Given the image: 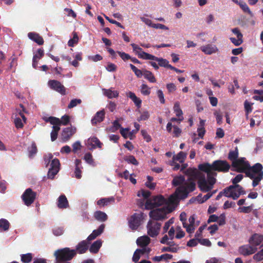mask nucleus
<instances>
[{
  "instance_id": "1",
  "label": "nucleus",
  "mask_w": 263,
  "mask_h": 263,
  "mask_svg": "<svg viewBox=\"0 0 263 263\" xmlns=\"http://www.w3.org/2000/svg\"><path fill=\"white\" fill-rule=\"evenodd\" d=\"M231 168L230 164L226 160H217L211 164L204 163L198 165V169L206 173L212 174V176L215 178L217 175L216 172L227 173Z\"/></svg>"
},
{
  "instance_id": "2",
  "label": "nucleus",
  "mask_w": 263,
  "mask_h": 263,
  "mask_svg": "<svg viewBox=\"0 0 263 263\" xmlns=\"http://www.w3.org/2000/svg\"><path fill=\"white\" fill-rule=\"evenodd\" d=\"M54 255L57 263H70L69 261L76 256V251L66 247L56 250Z\"/></svg>"
},
{
  "instance_id": "3",
  "label": "nucleus",
  "mask_w": 263,
  "mask_h": 263,
  "mask_svg": "<svg viewBox=\"0 0 263 263\" xmlns=\"http://www.w3.org/2000/svg\"><path fill=\"white\" fill-rule=\"evenodd\" d=\"M207 180L203 175L198 180V185L200 190L203 192H208L211 191L214 184L216 183V179L212 176V174L206 173Z\"/></svg>"
},
{
  "instance_id": "4",
  "label": "nucleus",
  "mask_w": 263,
  "mask_h": 263,
  "mask_svg": "<svg viewBox=\"0 0 263 263\" xmlns=\"http://www.w3.org/2000/svg\"><path fill=\"white\" fill-rule=\"evenodd\" d=\"M177 192L180 193L181 198L182 199L187 197L189 193L194 191L196 189V183L193 178H188L184 183L178 186Z\"/></svg>"
},
{
  "instance_id": "5",
  "label": "nucleus",
  "mask_w": 263,
  "mask_h": 263,
  "mask_svg": "<svg viewBox=\"0 0 263 263\" xmlns=\"http://www.w3.org/2000/svg\"><path fill=\"white\" fill-rule=\"evenodd\" d=\"M165 202L166 199L162 195H158L146 200L145 206L146 209H153L165 204Z\"/></svg>"
},
{
  "instance_id": "6",
  "label": "nucleus",
  "mask_w": 263,
  "mask_h": 263,
  "mask_svg": "<svg viewBox=\"0 0 263 263\" xmlns=\"http://www.w3.org/2000/svg\"><path fill=\"white\" fill-rule=\"evenodd\" d=\"M245 158H240L232 163V166L234 168L232 170L239 173H244L247 172L249 166V163L248 161H245Z\"/></svg>"
},
{
  "instance_id": "7",
  "label": "nucleus",
  "mask_w": 263,
  "mask_h": 263,
  "mask_svg": "<svg viewBox=\"0 0 263 263\" xmlns=\"http://www.w3.org/2000/svg\"><path fill=\"white\" fill-rule=\"evenodd\" d=\"M144 214L142 212L134 213L130 217L128 221L129 228L133 230H136L141 224V222L144 218Z\"/></svg>"
},
{
  "instance_id": "8",
  "label": "nucleus",
  "mask_w": 263,
  "mask_h": 263,
  "mask_svg": "<svg viewBox=\"0 0 263 263\" xmlns=\"http://www.w3.org/2000/svg\"><path fill=\"white\" fill-rule=\"evenodd\" d=\"M36 196V193L33 191L31 188H28L22 194L21 198L24 204L27 206H29L34 202Z\"/></svg>"
},
{
  "instance_id": "9",
  "label": "nucleus",
  "mask_w": 263,
  "mask_h": 263,
  "mask_svg": "<svg viewBox=\"0 0 263 263\" xmlns=\"http://www.w3.org/2000/svg\"><path fill=\"white\" fill-rule=\"evenodd\" d=\"M44 120L46 122H50L52 125H56L60 127L61 125H67L70 121V118L68 115H64L62 117L61 120L54 117L44 118Z\"/></svg>"
},
{
  "instance_id": "10",
  "label": "nucleus",
  "mask_w": 263,
  "mask_h": 263,
  "mask_svg": "<svg viewBox=\"0 0 263 263\" xmlns=\"http://www.w3.org/2000/svg\"><path fill=\"white\" fill-rule=\"evenodd\" d=\"M161 227V224L155 221L149 220L147 224V234L152 237L157 236Z\"/></svg>"
},
{
  "instance_id": "11",
  "label": "nucleus",
  "mask_w": 263,
  "mask_h": 263,
  "mask_svg": "<svg viewBox=\"0 0 263 263\" xmlns=\"http://www.w3.org/2000/svg\"><path fill=\"white\" fill-rule=\"evenodd\" d=\"M263 166L261 164L257 163L252 166L249 165V168L247 172H246V176L250 179L254 178L256 176L259 175L261 173H263Z\"/></svg>"
},
{
  "instance_id": "12",
  "label": "nucleus",
  "mask_w": 263,
  "mask_h": 263,
  "mask_svg": "<svg viewBox=\"0 0 263 263\" xmlns=\"http://www.w3.org/2000/svg\"><path fill=\"white\" fill-rule=\"evenodd\" d=\"M180 199H182L180 197V193L177 192L176 189L174 193L166 199L165 205L175 209L179 203Z\"/></svg>"
},
{
  "instance_id": "13",
  "label": "nucleus",
  "mask_w": 263,
  "mask_h": 263,
  "mask_svg": "<svg viewBox=\"0 0 263 263\" xmlns=\"http://www.w3.org/2000/svg\"><path fill=\"white\" fill-rule=\"evenodd\" d=\"M149 215L154 220H161L166 218V212L164 208H159L151 211Z\"/></svg>"
},
{
  "instance_id": "14",
  "label": "nucleus",
  "mask_w": 263,
  "mask_h": 263,
  "mask_svg": "<svg viewBox=\"0 0 263 263\" xmlns=\"http://www.w3.org/2000/svg\"><path fill=\"white\" fill-rule=\"evenodd\" d=\"M48 85L51 89L61 95H65L66 94V89L60 82L54 80H50L48 81Z\"/></svg>"
},
{
  "instance_id": "15",
  "label": "nucleus",
  "mask_w": 263,
  "mask_h": 263,
  "mask_svg": "<svg viewBox=\"0 0 263 263\" xmlns=\"http://www.w3.org/2000/svg\"><path fill=\"white\" fill-rule=\"evenodd\" d=\"M76 128L72 126L64 128L61 134V138L63 142L68 141L76 133Z\"/></svg>"
},
{
  "instance_id": "16",
  "label": "nucleus",
  "mask_w": 263,
  "mask_h": 263,
  "mask_svg": "<svg viewBox=\"0 0 263 263\" xmlns=\"http://www.w3.org/2000/svg\"><path fill=\"white\" fill-rule=\"evenodd\" d=\"M257 248L254 246H252L251 245H246L241 246L239 248V252L244 255L248 256L253 254L256 252Z\"/></svg>"
},
{
  "instance_id": "17",
  "label": "nucleus",
  "mask_w": 263,
  "mask_h": 263,
  "mask_svg": "<svg viewBox=\"0 0 263 263\" xmlns=\"http://www.w3.org/2000/svg\"><path fill=\"white\" fill-rule=\"evenodd\" d=\"M145 58L148 59L150 60L156 61L158 62V64L161 67H164L169 68V66L171 65L169 64L168 61L164 59L158 58L152 54H145Z\"/></svg>"
},
{
  "instance_id": "18",
  "label": "nucleus",
  "mask_w": 263,
  "mask_h": 263,
  "mask_svg": "<svg viewBox=\"0 0 263 263\" xmlns=\"http://www.w3.org/2000/svg\"><path fill=\"white\" fill-rule=\"evenodd\" d=\"M89 245L90 242L87 240H82L79 242L76 246V249H74L76 251V254L77 253L82 254L86 253L89 248Z\"/></svg>"
},
{
  "instance_id": "19",
  "label": "nucleus",
  "mask_w": 263,
  "mask_h": 263,
  "mask_svg": "<svg viewBox=\"0 0 263 263\" xmlns=\"http://www.w3.org/2000/svg\"><path fill=\"white\" fill-rule=\"evenodd\" d=\"M185 174L190 177L189 178H193L195 181V179L199 180L203 175L196 168L191 167L186 170Z\"/></svg>"
},
{
  "instance_id": "20",
  "label": "nucleus",
  "mask_w": 263,
  "mask_h": 263,
  "mask_svg": "<svg viewBox=\"0 0 263 263\" xmlns=\"http://www.w3.org/2000/svg\"><path fill=\"white\" fill-rule=\"evenodd\" d=\"M103 144L96 137L89 138L87 141V145L90 149H95L96 147L101 148Z\"/></svg>"
},
{
  "instance_id": "21",
  "label": "nucleus",
  "mask_w": 263,
  "mask_h": 263,
  "mask_svg": "<svg viewBox=\"0 0 263 263\" xmlns=\"http://www.w3.org/2000/svg\"><path fill=\"white\" fill-rule=\"evenodd\" d=\"M263 241V235L254 234L249 239V242L252 246L256 247L259 246Z\"/></svg>"
},
{
  "instance_id": "22",
  "label": "nucleus",
  "mask_w": 263,
  "mask_h": 263,
  "mask_svg": "<svg viewBox=\"0 0 263 263\" xmlns=\"http://www.w3.org/2000/svg\"><path fill=\"white\" fill-rule=\"evenodd\" d=\"M105 112L104 109L97 112L91 122L92 125H96L98 123L102 122L105 118Z\"/></svg>"
},
{
  "instance_id": "23",
  "label": "nucleus",
  "mask_w": 263,
  "mask_h": 263,
  "mask_svg": "<svg viewBox=\"0 0 263 263\" xmlns=\"http://www.w3.org/2000/svg\"><path fill=\"white\" fill-rule=\"evenodd\" d=\"M105 224H101L97 230H95L92 231V233L87 237L86 240L88 242H90V241L95 239L97 237L100 235L103 232Z\"/></svg>"
},
{
  "instance_id": "24",
  "label": "nucleus",
  "mask_w": 263,
  "mask_h": 263,
  "mask_svg": "<svg viewBox=\"0 0 263 263\" xmlns=\"http://www.w3.org/2000/svg\"><path fill=\"white\" fill-rule=\"evenodd\" d=\"M130 45L133 48V51L138 55L139 58L144 60H148V59L145 58V54H150L149 53L143 51L141 48L135 43H132Z\"/></svg>"
},
{
  "instance_id": "25",
  "label": "nucleus",
  "mask_w": 263,
  "mask_h": 263,
  "mask_svg": "<svg viewBox=\"0 0 263 263\" xmlns=\"http://www.w3.org/2000/svg\"><path fill=\"white\" fill-rule=\"evenodd\" d=\"M201 50L206 54H212L216 53L218 50L217 47L215 45L208 44L201 47Z\"/></svg>"
},
{
  "instance_id": "26",
  "label": "nucleus",
  "mask_w": 263,
  "mask_h": 263,
  "mask_svg": "<svg viewBox=\"0 0 263 263\" xmlns=\"http://www.w3.org/2000/svg\"><path fill=\"white\" fill-rule=\"evenodd\" d=\"M28 36L29 39L34 41L39 45H42L44 44V42L43 37L37 33L32 32H29L28 33Z\"/></svg>"
},
{
  "instance_id": "27",
  "label": "nucleus",
  "mask_w": 263,
  "mask_h": 263,
  "mask_svg": "<svg viewBox=\"0 0 263 263\" xmlns=\"http://www.w3.org/2000/svg\"><path fill=\"white\" fill-rule=\"evenodd\" d=\"M57 205L59 209H66L69 207V203L66 196L64 194L58 199Z\"/></svg>"
},
{
  "instance_id": "28",
  "label": "nucleus",
  "mask_w": 263,
  "mask_h": 263,
  "mask_svg": "<svg viewBox=\"0 0 263 263\" xmlns=\"http://www.w3.org/2000/svg\"><path fill=\"white\" fill-rule=\"evenodd\" d=\"M115 202V198L114 197H110L109 198H101L97 201V204L100 206H105L112 204L114 203Z\"/></svg>"
},
{
  "instance_id": "29",
  "label": "nucleus",
  "mask_w": 263,
  "mask_h": 263,
  "mask_svg": "<svg viewBox=\"0 0 263 263\" xmlns=\"http://www.w3.org/2000/svg\"><path fill=\"white\" fill-rule=\"evenodd\" d=\"M151 239L147 236L144 235L137 238L136 242L140 247H146L150 243Z\"/></svg>"
},
{
  "instance_id": "30",
  "label": "nucleus",
  "mask_w": 263,
  "mask_h": 263,
  "mask_svg": "<svg viewBox=\"0 0 263 263\" xmlns=\"http://www.w3.org/2000/svg\"><path fill=\"white\" fill-rule=\"evenodd\" d=\"M82 161L80 159H76L75 160V171L74 174L75 176L78 179H80L82 177V171L81 169L83 167L81 166Z\"/></svg>"
},
{
  "instance_id": "31",
  "label": "nucleus",
  "mask_w": 263,
  "mask_h": 263,
  "mask_svg": "<svg viewBox=\"0 0 263 263\" xmlns=\"http://www.w3.org/2000/svg\"><path fill=\"white\" fill-rule=\"evenodd\" d=\"M127 96L134 102L135 105L138 108L141 107L142 100L139 98H138L134 92L129 91L127 93Z\"/></svg>"
},
{
  "instance_id": "32",
  "label": "nucleus",
  "mask_w": 263,
  "mask_h": 263,
  "mask_svg": "<svg viewBox=\"0 0 263 263\" xmlns=\"http://www.w3.org/2000/svg\"><path fill=\"white\" fill-rule=\"evenodd\" d=\"M93 216L96 220L101 222L105 221L108 218L106 214L101 211H97L95 212Z\"/></svg>"
},
{
  "instance_id": "33",
  "label": "nucleus",
  "mask_w": 263,
  "mask_h": 263,
  "mask_svg": "<svg viewBox=\"0 0 263 263\" xmlns=\"http://www.w3.org/2000/svg\"><path fill=\"white\" fill-rule=\"evenodd\" d=\"M101 246L102 241L101 240H97L88 249L91 253L96 254L99 252Z\"/></svg>"
},
{
  "instance_id": "34",
  "label": "nucleus",
  "mask_w": 263,
  "mask_h": 263,
  "mask_svg": "<svg viewBox=\"0 0 263 263\" xmlns=\"http://www.w3.org/2000/svg\"><path fill=\"white\" fill-rule=\"evenodd\" d=\"M104 95L109 99L117 98L119 96V92L117 90L112 91L110 89H103Z\"/></svg>"
},
{
  "instance_id": "35",
  "label": "nucleus",
  "mask_w": 263,
  "mask_h": 263,
  "mask_svg": "<svg viewBox=\"0 0 263 263\" xmlns=\"http://www.w3.org/2000/svg\"><path fill=\"white\" fill-rule=\"evenodd\" d=\"M185 178L183 176H176L172 180V185L174 186H180L185 182Z\"/></svg>"
},
{
  "instance_id": "36",
  "label": "nucleus",
  "mask_w": 263,
  "mask_h": 263,
  "mask_svg": "<svg viewBox=\"0 0 263 263\" xmlns=\"http://www.w3.org/2000/svg\"><path fill=\"white\" fill-rule=\"evenodd\" d=\"M10 226V224L7 219L4 218L0 219V232L8 231Z\"/></svg>"
},
{
  "instance_id": "37",
  "label": "nucleus",
  "mask_w": 263,
  "mask_h": 263,
  "mask_svg": "<svg viewBox=\"0 0 263 263\" xmlns=\"http://www.w3.org/2000/svg\"><path fill=\"white\" fill-rule=\"evenodd\" d=\"M186 157V154L182 151L180 152L176 155L173 156L174 161H179L180 163L184 162Z\"/></svg>"
},
{
  "instance_id": "38",
  "label": "nucleus",
  "mask_w": 263,
  "mask_h": 263,
  "mask_svg": "<svg viewBox=\"0 0 263 263\" xmlns=\"http://www.w3.org/2000/svg\"><path fill=\"white\" fill-rule=\"evenodd\" d=\"M60 130V127L56 125H53L52 130L50 133L51 140L52 141H55L58 137V133Z\"/></svg>"
},
{
  "instance_id": "39",
  "label": "nucleus",
  "mask_w": 263,
  "mask_h": 263,
  "mask_svg": "<svg viewBox=\"0 0 263 263\" xmlns=\"http://www.w3.org/2000/svg\"><path fill=\"white\" fill-rule=\"evenodd\" d=\"M238 149L237 147H235L234 151H230L228 154V159L232 162L238 160Z\"/></svg>"
},
{
  "instance_id": "40",
  "label": "nucleus",
  "mask_w": 263,
  "mask_h": 263,
  "mask_svg": "<svg viewBox=\"0 0 263 263\" xmlns=\"http://www.w3.org/2000/svg\"><path fill=\"white\" fill-rule=\"evenodd\" d=\"M173 255L170 254H164L161 256H156L153 258V260L155 261H160L162 259L167 260L172 259Z\"/></svg>"
},
{
  "instance_id": "41",
  "label": "nucleus",
  "mask_w": 263,
  "mask_h": 263,
  "mask_svg": "<svg viewBox=\"0 0 263 263\" xmlns=\"http://www.w3.org/2000/svg\"><path fill=\"white\" fill-rule=\"evenodd\" d=\"M143 76L145 79L148 80L151 83L156 82V79L152 72L145 70L143 72Z\"/></svg>"
},
{
  "instance_id": "42",
  "label": "nucleus",
  "mask_w": 263,
  "mask_h": 263,
  "mask_svg": "<svg viewBox=\"0 0 263 263\" xmlns=\"http://www.w3.org/2000/svg\"><path fill=\"white\" fill-rule=\"evenodd\" d=\"M173 109L174 112L175 113L177 117H183V112L181 109L180 108V103L179 102H176L175 103Z\"/></svg>"
},
{
  "instance_id": "43",
  "label": "nucleus",
  "mask_w": 263,
  "mask_h": 263,
  "mask_svg": "<svg viewBox=\"0 0 263 263\" xmlns=\"http://www.w3.org/2000/svg\"><path fill=\"white\" fill-rule=\"evenodd\" d=\"M235 190L234 185H230L223 190V195L229 198V196L233 193Z\"/></svg>"
},
{
  "instance_id": "44",
  "label": "nucleus",
  "mask_w": 263,
  "mask_h": 263,
  "mask_svg": "<svg viewBox=\"0 0 263 263\" xmlns=\"http://www.w3.org/2000/svg\"><path fill=\"white\" fill-rule=\"evenodd\" d=\"M79 41V37L76 32H73V37L68 42V45L69 47H73L75 44H77Z\"/></svg>"
},
{
  "instance_id": "45",
  "label": "nucleus",
  "mask_w": 263,
  "mask_h": 263,
  "mask_svg": "<svg viewBox=\"0 0 263 263\" xmlns=\"http://www.w3.org/2000/svg\"><path fill=\"white\" fill-rule=\"evenodd\" d=\"M239 5L240 7L245 12L248 13L251 16H253V13L252 11L250 10V8H249V7L248 6L246 3L241 2L239 3Z\"/></svg>"
},
{
  "instance_id": "46",
  "label": "nucleus",
  "mask_w": 263,
  "mask_h": 263,
  "mask_svg": "<svg viewBox=\"0 0 263 263\" xmlns=\"http://www.w3.org/2000/svg\"><path fill=\"white\" fill-rule=\"evenodd\" d=\"M32 259V255L31 253H28L21 255V261L24 263L30 262Z\"/></svg>"
},
{
  "instance_id": "47",
  "label": "nucleus",
  "mask_w": 263,
  "mask_h": 263,
  "mask_svg": "<svg viewBox=\"0 0 263 263\" xmlns=\"http://www.w3.org/2000/svg\"><path fill=\"white\" fill-rule=\"evenodd\" d=\"M141 92L144 96H148L151 93V88L145 84H142L141 86Z\"/></svg>"
},
{
  "instance_id": "48",
  "label": "nucleus",
  "mask_w": 263,
  "mask_h": 263,
  "mask_svg": "<svg viewBox=\"0 0 263 263\" xmlns=\"http://www.w3.org/2000/svg\"><path fill=\"white\" fill-rule=\"evenodd\" d=\"M129 67L138 78H141L142 76V75H143V73L142 72V71L141 70L138 69L133 64H130Z\"/></svg>"
},
{
  "instance_id": "49",
  "label": "nucleus",
  "mask_w": 263,
  "mask_h": 263,
  "mask_svg": "<svg viewBox=\"0 0 263 263\" xmlns=\"http://www.w3.org/2000/svg\"><path fill=\"white\" fill-rule=\"evenodd\" d=\"M60 161L57 158L53 159L50 164V168L53 169H57V171L60 170Z\"/></svg>"
},
{
  "instance_id": "50",
  "label": "nucleus",
  "mask_w": 263,
  "mask_h": 263,
  "mask_svg": "<svg viewBox=\"0 0 263 263\" xmlns=\"http://www.w3.org/2000/svg\"><path fill=\"white\" fill-rule=\"evenodd\" d=\"M263 178V173H261L259 175L256 176L254 178H252V186L253 187L256 186L259 183V182Z\"/></svg>"
},
{
  "instance_id": "51",
  "label": "nucleus",
  "mask_w": 263,
  "mask_h": 263,
  "mask_svg": "<svg viewBox=\"0 0 263 263\" xmlns=\"http://www.w3.org/2000/svg\"><path fill=\"white\" fill-rule=\"evenodd\" d=\"M82 101L80 99H74L70 101V103L68 105V108H72L76 106L78 104H80Z\"/></svg>"
},
{
  "instance_id": "52",
  "label": "nucleus",
  "mask_w": 263,
  "mask_h": 263,
  "mask_svg": "<svg viewBox=\"0 0 263 263\" xmlns=\"http://www.w3.org/2000/svg\"><path fill=\"white\" fill-rule=\"evenodd\" d=\"M14 123L17 128H22L24 127V123L22 119L19 117H16L14 119Z\"/></svg>"
},
{
  "instance_id": "53",
  "label": "nucleus",
  "mask_w": 263,
  "mask_h": 263,
  "mask_svg": "<svg viewBox=\"0 0 263 263\" xmlns=\"http://www.w3.org/2000/svg\"><path fill=\"white\" fill-rule=\"evenodd\" d=\"M253 103H250L247 100H246L244 103V107L245 109V111L247 114H249L252 111V105Z\"/></svg>"
},
{
  "instance_id": "54",
  "label": "nucleus",
  "mask_w": 263,
  "mask_h": 263,
  "mask_svg": "<svg viewBox=\"0 0 263 263\" xmlns=\"http://www.w3.org/2000/svg\"><path fill=\"white\" fill-rule=\"evenodd\" d=\"M125 160L127 161L129 163L133 164L135 165H137L138 164V162L135 158V157L133 155H130L125 159Z\"/></svg>"
},
{
  "instance_id": "55",
  "label": "nucleus",
  "mask_w": 263,
  "mask_h": 263,
  "mask_svg": "<svg viewBox=\"0 0 263 263\" xmlns=\"http://www.w3.org/2000/svg\"><path fill=\"white\" fill-rule=\"evenodd\" d=\"M117 52L121 57V58L125 62L131 59L132 57L128 53L121 51H117Z\"/></svg>"
},
{
  "instance_id": "56",
  "label": "nucleus",
  "mask_w": 263,
  "mask_h": 263,
  "mask_svg": "<svg viewBox=\"0 0 263 263\" xmlns=\"http://www.w3.org/2000/svg\"><path fill=\"white\" fill-rule=\"evenodd\" d=\"M59 171H57V169L50 168L47 174L48 178L51 179H53Z\"/></svg>"
},
{
  "instance_id": "57",
  "label": "nucleus",
  "mask_w": 263,
  "mask_h": 263,
  "mask_svg": "<svg viewBox=\"0 0 263 263\" xmlns=\"http://www.w3.org/2000/svg\"><path fill=\"white\" fill-rule=\"evenodd\" d=\"M88 59L90 61L96 62L102 60L103 59V58L101 55L97 54L95 55L88 56Z\"/></svg>"
},
{
  "instance_id": "58",
  "label": "nucleus",
  "mask_w": 263,
  "mask_h": 263,
  "mask_svg": "<svg viewBox=\"0 0 263 263\" xmlns=\"http://www.w3.org/2000/svg\"><path fill=\"white\" fill-rule=\"evenodd\" d=\"M198 241L201 245L206 247H210L212 245L211 241L207 238L198 239Z\"/></svg>"
},
{
  "instance_id": "59",
  "label": "nucleus",
  "mask_w": 263,
  "mask_h": 263,
  "mask_svg": "<svg viewBox=\"0 0 263 263\" xmlns=\"http://www.w3.org/2000/svg\"><path fill=\"white\" fill-rule=\"evenodd\" d=\"M253 259L256 261L263 260V249L257 252L253 256Z\"/></svg>"
},
{
  "instance_id": "60",
  "label": "nucleus",
  "mask_w": 263,
  "mask_h": 263,
  "mask_svg": "<svg viewBox=\"0 0 263 263\" xmlns=\"http://www.w3.org/2000/svg\"><path fill=\"white\" fill-rule=\"evenodd\" d=\"M84 160L88 164H92L93 162L92 156L90 153H87L84 155Z\"/></svg>"
},
{
  "instance_id": "61",
  "label": "nucleus",
  "mask_w": 263,
  "mask_h": 263,
  "mask_svg": "<svg viewBox=\"0 0 263 263\" xmlns=\"http://www.w3.org/2000/svg\"><path fill=\"white\" fill-rule=\"evenodd\" d=\"M206 227V224H204V225L200 226L198 230L196 231L195 235V236L196 238H199V237H201L202 232L204 230V229Z\"/></svg>"
},
{
  "instance_id": "62",
  "label": "nucleus",
  "mask_w": 263,
  "mask_h": 263,
  "mask_svg": "<svg viewBox=\"0 0 263 263\" xmlns=\"http://www.w3.org/2000/svg\"><path fill=\"white\" fill-rule=\"evenodd\" d=\"M37 152V147L35 143H33L31 145L30 149L29 150V156L30 157H32Z\"/></svg>"
},
{
  "instance_id": "63",
  "label": "nucleus",
  "mask_w": 263,
  "mask_h": 263,
  "mask_svg": "<svg viewBox=\"0 0 263 263\" xmlns=\"http://www.w3.org/2000/svg\"><path fill=\"white\" fill-rule=\"evenodd\" d=\"M141 133L143 138L147 142H149L152 140L151 137L147 134L145 130L142 129Z\"/></svg>"
},
{
  "instance_id": "64",
  "label": "nucleus",
  "mask_w": 263,
  "mask_h": 263,
  "mask_svg": "<svg viewBox=\"0 0 263 263\" xmlns=\"http://www.w3.org/2000/svg\"><path fill=\"white\" fill-rule=\"evenodd\" d=\"M157 96L159 99V101L161 104H164L165 103V99L164 97V94L163 91L159 89L157 91Z\"/></svg>"
}]
</instances>
